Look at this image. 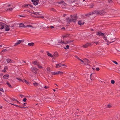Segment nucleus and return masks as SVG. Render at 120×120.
Here are the masks:
<instances>
[{
	"instance_id": "f257e3e1",
	"label": "nucleus",
	"mask_w": 120,
	"mask_h": 120,
	"mask_svg": "<svg viewBox=\"0 0 120 120\" xmlns=\"http://www.w3.org/2000/svg\"><path fill=\"white\" fill-rule=\"evenodd\" d=\"M105 13L106 12L104 10H97L85 14L84 15V16L83 15V18H84L85 16L90 17L91 15L95 14L102 16L105 15Z\"/></svg>"
},
{
	"instance_id": "f03ea898",
	"label": "nucleus",
	"mask_w": 120,
	"mask_h": 120,
	"mask_svg": "<svg viewBox=\"0 0 120 120\" xmlns=\"http://www.w3.org/2000/svg\"><path fill=\"white\" fill-rule=\"evenodd\" d=\"M78 0H67L66 1V3L68 5H71V4H76L78 5L77 3V1Z\"/></svg>"
},
{
	"instance_id": "7ed1b4c3",
	"label": "nucleus",
	"mask_w": 120,
	"mask_h": 120,
	"mask_svg": "<svg viewBox=\"0 0 120 120\" xmlns=\"http://www.w3.org/2000/svg\"><path fill=\"white\" fill-rule=\"evenodd\" d=\"M93 45V42H87L84 44L83 45V48H88V47H91Z\"/></svg>"
},
{
	"instance_id": "20e7f679",
	"label": "nucleus",
	"mask_w": 120,
	"mask_h": 120,
	"mask_svg": "<svg viewBox=\"0 0 120 120\" xmlns=\"http://www.w3.org/2000/svg\"><path fill=\"white\" fill-rule=\"evenodd\" d=\"M97 77L95 73H91L90 75V79L91 80L95 81Z\"/></svg>"
},
{
	"instance_id": "39448f33",
	"label": "nucleus",
	"mask_w": 120,
	"mask_h": 120,
	"mask_svg": "<svg viewBox=\"0 0 120 120\" xmlns=\"http://www.w3.org/2000/svg\"><path fill=\"white\" fill-rule=\"evenodd\" d=\"M90 78V75L88 74H83V78H85L84 80V82L88 80V79Z\"/></svg>"
},
{
	"instance_id": "423d86ee",
	"label": "nucleus",
	"mask_w": 120,
	"mask_h": 120,
	"mask_svg": "<svg viewBox=\"0 0 120 120\" xmlns=\"http://www.w3.org/2000/svg\"><path fill=\"white\" fill-rule=\"evenodd\" d=\"M90 62V61L87 59L86 58H85L84 59H83V65H86Z\"/></svg>"
},
{
	"instance_id": "0eeeda50",
	"label": "nucleus",
	"mask_w": 120,
	"mask_h": 120,
	"mask_svg": "<svg viewBox=\"0 0 120 120\" xmlns=\"http://www.w3.org/2000/svg\"><path fill=\"white\" fill-rule=\"evenodd\" d=\"M96 34L98 36H102L103 37L105 35V34L104 33H102L101 31H98L96 32Z\"/></svg>"
},
{
	"instance_id": "6e6552de",
	"label": "nucleus",
	"mask_w": 120,
	"mask_h": 120,
	"mask_svg": "<svg viewBox=\"0 0 120 120\" xmlns=\"http://www.w3.org/2000/svg\"><path fill=\"white\" fill-rule=\"evenodd\" d=\"M57 72H51V74L53 75H59L60 74V75H61L63 73V72L62 71H57Z\"/></svg>"
},
{
	"instance_id": "1a4fd4ad",
	"label": "nucleus",
	"mask_w": 120,
	"mask_h": 120,
	"mask_svg": "<svg viewBox=\"0 0 120 120\" xmlns=\"http://www.w3.org/2000/svg\"><path fill=\"white\" fill-rule=\"evenodd\" d=\"M31 71L35 74L37 73V71L38 69L37 68L34 67H32L31 69Z\"/></svg>"
},
{
	"instance_id": "9d476101",
	"label": "nucleus",
	"mask_w": 120,
	"mask_h": 120,
	"mask_svg": "<svg viewBox=\"0 0 120 120\" xmlns=\"http://www.w3.org/2000/svg\"><path fill=\"white\" fill-rule=\"evenodd\" d=\"M31 2L33 3V4L35 5H37L39 2V0H32Z\"/></svg>"
},
{
	"instance_id": "9b49d317",
	"label": "nucleus",
	"mask_w": 120,
	"mask_h": 120,
	"mask_svg": "<svg viewBox=\"0 0 120 120\" xmlns=\"http://www.w3.org/2000/svg\"><path fill=\"white\" fill-rule=\"evenodd\" d=\"M71 18L73 21H75L77 19V15H74L73 16L71 15Z\"/></svg>"
},
{
	"instance_id": "f8f14e48",
	"label": "nucleus",
	"mask_w": 120,
	"mask_h": 120,
	"mask_svg": "<svg viewBox=\"0 0 120 120\" xmlns=\"http://www.w3.org/2000/svg\"><path fill=\"white\" fill-rule=\"evenodd\" d=\"M12 105H14L16 107H18L19 108H21L22 109V108H24L25 109L26 108H27V109H28V108L27 107H22L21 106V105H15L13 104L12 103H10Z\"/></svg>"
},
{
	"instance_id": "ddd939ff",
	"label": "nucleus",
	"mask_w": 120,
	"mask_h": 120,
	"mask_svg": "<svg viewBox=\"0 0 120 120\" xmlns=\"http://www.w3.org/2000/svg\"><path fill=\"white\" fill-rule=\"evenodd\" d=\"M24 41V40H19L17 41V42L15 43L14 46H16L17 45H19L21 43L22 41V42H23Z\"/></svg>"
},
{
	"instance_id": "4468645a",
	"label": "nucleus",
	"mask_w": 120,
	"mask_h": 120,
	"mask_svg": "<svg viewBox=\"0 0 120 120\" xmlns=\"http://www.w3.org/2000/svg\"><path fill=\"white\" fill-rule=\"evenodd\" d=\"M67 21V22L68 23L71 22H75V21H73L72 19H71L69 18H66Z\"/></svg>"
},
{
	"instance_id": "2eb2a0df",
	"label": "nucleus",
	"mask_w": 120,
	"mask_h": 120,
	"mask_svg": "<svg viewBox=\"0 0 120 120\" xmlns=\"http://www.w3.org/2000/svg\"><path fill=\"white\" fill-rule=\"evenodd\" d=\"M6 24L2 23V22H0V26L1 27V30H2L4 28V27L6 26Z\"/></svg>"
},
{
	"instance_id": "dca6fc26",
	"label": "nucleus",
	"mask_w": 120,
	"mask_h": 120,
	"mask_svg": "<svg viewBox=\"0 0 120 120\" xmlns=\"http://www.w3.org/2000/svg\"><path fill=\"white\" fill-rule=\"evenodd\" d=\"M10 25H6V26H5V31H8L10 30V28L9 27L10 26Z\"/></svg>"
},
{
	"instance_id": "f3484780",
	"label": "nucleus",
	"mask_w": 120,
	"mask_h": 120,
	"mask_svg": "<svg viewBox=\"0 0 120 120\" xmlns=\"http://www.w3.org/2000/svg\"><path fill=\"white\" fill-rule=\"evenodd\" d=\"M88 39H92L94 38L92 34H90L89 35L87 36V38Z\"/></svg>"
},
{
	"instance_id": "a211bd4d",
	"label": "nucleus",
	"mask_w": 120,
	"mask_h": 120,
	"mask_svg": "<svg viewBox=\"0 0 120 120\" xmlns=\"http://www.w3.org/2000/svg\"><path fill=\"white\" fill-rule=\"evenodd\" d=\"M112 104L111 103H109L107 105H106V107L107 108H112Z\"/></svg>"
},
{
	"instance_id": "6ab92c4d",
	"label": "nucleus",
	"mask_w": 120,
	"mask_h": 120,
	"mask_svg": "<svg viewBox=\"0 0 120 120\" xmlns=\"http://www.w3.org/2000/svg\"><path fill=\"white\" fill-rule=\"evenodd\" d=\"M9 75L8 74H7L3 76V78L4 79H8V78L9 77Z\"/></svg>"
},
{
	"instance_id": "aec40b11",
	"label": "nucleus",
	"mask_w": 120,
	"mask_h": 120,
	"mask_svg": "<svg viewBox=\"0 0 120 120\" xmlns=\"http://www.w3.org/2000/svg\"><path fill=\"white\" fill-rule=\"evenodd\" d=\"M26 26L24 24L22 23H20L19 25V27H23L24 28H26Z\"/></svg>"
},
{
	"instance_id": "412c9836",
	"label": "nucleus",
	"mask_w": 120,
	"mask_h": 120,
	"mask_svg": "<svg viewBox=\"0 0 120 120\" xmlns=\"http://www.w3.org/2000/svg\"><path fill=\"white\" fill-rule=\"evenodd\" d=\"M12 61L13 60H12L9 58H8L6 59L7 62L8 63H9L11 62L12 63Z\"/></svg>"
},
{
	"instance_id": "4be33fe9",
	"label": "nucleus",
	"mask_w": 120,
	"mask_h": 120,
	"mask_svg": "<svg viewBox=\"0 0 120 120\" xmlns=\"http://www.w3.org/2000/svg\"><path fill=\"white\" fill-rule=\"evenodd\" d=\"M46 53L48 56L51 57H53L52 55L51 54V53H49L48 51H47Z\"/></svg>"
},
{
	"instance_id": "5701e85b",
	"label": "nucleus",
	"mask_w": 120,
	"mask_h": 120,
	"mask_svg": "<svg viewBox=\"0 0 120 120\" xmlns=\"http://www.w3.org/2000/svg\"><path fill=\"white\" fill-rule=\"evenodd\" d=\"M116 89L117 90L120 91V84H119V85L117 84L116 86Z\"/></svg>"
},
{
	"instance_id": "b1692460",
	"label": "nucleus",
	"mask_w": 120,
	"mask_h": 120,
	"mask_svg": "<svg viewBox=\"0 0 120 120\" xmlns=\"http://www.w3.org/2000/svg\"><path fill=\"white\" fill-rule=\"evenodd\" d=\"M33 64L38 66L39 64V63L38 62H37L36 61H34L33 63Z\"/></svg>"
},
{
	"instance_id": "393cba45",
	"label": "nucleus",
	"mask_w": 120,
	"mask_h": 120,
	"mask_svg": "<svg viewBox=\"0 0 120 120\" xmlns=\"http://www.w3.org/2000/svg\"><path fill=\"white\" fill-rule=\"evenodd\" d=\"M53 56L55 57H56L58 56H59L58 53L57 52H55L54 53Z\"/></svg>"
},
{
	"instance_id": "a878e982",
	"label": "nucleus",
	"mask_w": 120,
	"mask_h": 120,
	"mask_svg": "<svg viewBox=\"0 0 120 120\" xmlns=\"http://www.w3.org/2000/svg\"><path fill=\"white\" fill-rule=\"evenodd\" d=\"M58 43H61L62 44H67V43H65V42L64 41H62V40L61 41H58Z\"/></svg>"
},
{
	"instance_id": "bb28decb",
	"label": "nucleus",
	"mask_w": 120,
	"mask_h": 120,
	"mask_svg": "<svg viewBox=\"0 0 120 120\" xmlns=\"http://www.w3.org/2000/svg\"><path fill=\"white\" fill-rule=\"evenodd\" d=\"M6 83L7 84L8 86L9 87L11 88H13V87L11 86V85L10 84V83L8 82V81H7V82Z\"/></svg>"
},
{
	"instance_id": "cd10ccee",
	"label": "nucleus",
	"mask_w": 120,
	"mask_h": 120,
	"mask_svg": "<svg viewBox=\"0 0 120 120\" xmlns=\"http://www.w3.org/2000/svg\"><path fill=\"white\" fill-rule=\"evenodd\" d=\"M103 38L106 42H109V41L107 39V37L105 36V35L103 37Z\"/></svg>"
},
{
	"instance_id": "c85d7f7f",
	"label": "nucleus",
	"mask_w": 120,
	"mask_h": 120,
	"mask_svg": "<svg viewBox=\"0 0 120 120\" xmlns=\"http://www.w3.org/2000/svg\"><path fill=\"white\" fill-rule=\"evenodd\" d=\"M29 46H33L34 45V44L33 42H31L28 43V44Z\"/></svg>"
},
{
	"instance_id": "c756f323",
	"label": "nucleus",
	"mask_w": 120,
	"mask_h": 120,
	"mask_svg": "<svg viewBox=\"0 0 120 120\" xmlns=\"http://www.w3.org/2000/svg\"><path fill=\"white\" fill-rule=\"evenodd\" d=\"M89 8H93L94 6V4H93L92 3L91 4H90L89 5L88 4V5L87 6Z\"/></svg>"
},
{
	"instance_id": "7c9ffc66",
	"label": "nucleus",
	"mask_w": 120,
	"mask_h": 120,
	"mask_svg": "<svg viewBox=\"0 0 120 120\" xmlns=\"http://www.w3.org/2000/svg\"><path fill=\"white\" fill-rule=\"evenodd\" d=\"M93 44L94 43H95L96 45H100V43L99 41H98L93 42Z\"/></svg>"
},
{
	"instance_id": "2f4dec72",
	"label": "nucleus",
	"mask_w": 120,
	"mask_h": 120,
	"mask_svg": "<svg viewBox=\"0 0 120 120\" xmlns=\"http://www.w3.org/2000/svg\"><path fill=\"white\" fill-rule=\"evenodd\" d=\"M88 4L87 1L85 2H83V6H87Z\"/></svg>"
},
{
	"instance_id": "473e14b6",
	"label": "nucleus",
	"mask_w": 120,
	"mask_h": 120,
	"mask_svg": "<svg viewBox=\"0 0 120 120\" xmlns=\"http://www.w3.org/2000/svg\"><path fill=\"white\" fill-rule=\"evenodd\" d=\"M16 79L18 80L20 82H23V81L22 79L19 78H16Z\"/></svg>"
},
{
	"instance_id": "72a5a7b5",
	"label": "nucleus",
	"mask_w": 120,
	"mask_h": 120,
	"mask_svg": "<svg viewBox=\"0 0 120 120\" xmlns=\"http://www.w3.org/2000/svg\"><path fill=\"white\" fill-rule=\"evenodd\" d=\"M33 84L34 85V86H38L39 85L38 83L36 82H35Z\"/></svg>"
},
{
	"instance_id": "f704fd0d",
	"label": "nucleus",
	"mask_w": 120,
	"mask_h": 120,
	"mask_svg": "<svg viewBox=\"0 0 120 120\" xmlns=\"http://www.w3.org/2000/svg\"><path fill=\"white\" fill-rule=\"evenodd\" d=\"M8 51V50H7V49H3L1 51V53H2L3 52H6V51Z\"/></svg>"
},
{
	"instance_id": "c9c22d12",
	"label": "nucleus",
	"mask_w": 120,
	"mask_h": 120,
	"mask_svg": "<svg viewBox=\"0 0 120 120\" xmlns=\"http://www.w3.org/2000/svg\"><path fill=\"white\" fill-rule=\"evenodd\" d=\"M69 46L68 45H67L66 46V47H64V49L65 50L67 49H68L69 48Z\"/></svg>"
},
{
	"instance_id": "e433bc0d",
	"label": "nucleus",
	"mask_w": 120,
	"mask_h": 120,
	"mask_svg": "<svg viewBox=\"0 0 120 120\" xmlns=\"http://www.w3.org/2000/svg\"><path fill=\"white\" fill-rule=\"evenodd\" d=\"M115 41H111V42H109H109L107 41V44L108 45H109V44H110L111 43H112L113 42H114Z\"/></svg>"
},
{
	"instance_id": "4c0bfd02",
	"label": "nucleus",
	"mask_w": 120,
	"mask_h": 120,
	"mask_svg": "<svg viewBox=\"0 0 120 120\" xmlns=\"http://www.w3.org/2000/svg\"><path fill=\"white\" fill-rule=\"evenodd\" d=\"M29 4H25L24 5H23L22 6V7H27L29 5Z\"/></svg>"
},
{
	"instance_id": "58836bf2",
	"label": "nucleus",
	"mask_w": 120,
	"mask_h": 120,
	"mask_svg": "<svg viewBox=\"0 0 120 120\" xmlns=\"http://www.w3.org/2000/svg\"><path fill=\"white\" fill-rule=\"evenodd\" d=\"M23 81L25 82V83H26V84H27V85L28 84H29L30 83H29V82H28L26 80H25V79H23Z\"/></svg>"
},
{
	"instance_id": "ea45409f",
	"label": "nucleus",
	"mask_w": 120,
	"mask_h": 120,
	"mask_svg": "<svg viewBox=\"0 0 120 120\" xmlns=\"http://www.w3.org/2000/svg\"><path fill=\"white\" fill-rule=\"evenodd\" d=\"M115 82L113 80H112L111 81V83L112 84H114L115 83Z\"/></svg>"
},
{
	"instance_id": "a19ab883",
	"label": "nucleus",
	"mask_w": 120,
	"mask_h": 120,
	"mask_svg": "<svg viewBox=\"0 0 120 120\" xmlns=\"http://www.w3.org/2000/svg\"><path fill=\"white\" fill-rule=\"evenodd\" d=\"M81 21H79L78 22V24L79 25H82V23L81 22Z\"/></svg>"
},
{
	"instance_id": "79ce46f5",
	"label": "nucleus",
	"mask_w": 120,
	"mask_h": 120,
	"mask_svg": "<svg viewBox=\"0 0 120 120\" xmlns=\"http://www.w3.org/2000/svg\"><path fill=\"white\" fill-rule=\"evenodd\" d=\"M87 67L86 68L87 69H89L90 68V65L89 64H88V65H86Z\"/></svg>"
},
{
	"instance_id": "37998d69",
	"label": "nucleus",
	"mask_w": 120,
	"mask_h": 120,
	"mask_svg": "<svg viewBox=\"0 0 120 120\" xmlns=\"http://www.w3.org/2000/svg\"><path fill=\"white\" fill-rule=\"evenodd\" d=\"M37 18H41L42 19H43L44 17L42 16H38L37 17Z\"/></svg>"
},
{
	"instance_id": "c03bdc74",
	"label": "nucleus",
	"mask_w": 120,
	"mask_h": 120,
	"mask_svg": "<svg viewBox=\"0 0 120 120\" xmlns=\"http://www.w3.org/2000/svg\"><path fill=\"white\" fill-rule=\"evenodd\" d=\"M112 62L113 63H114L116 64L117 65L118 64L117 62L116 61L112 60Z\"/></svg>"
},
{
	"instance_id": "a18cd8bd",
	"label": "nucleus",
	"mask_w": 120,
	"mask_h": 120,
	"mask_svg": "<svg viewBox=\"0 0 120 120\" xmlns=\"http://www.w3.org/2000/svg\"><path fill=\"white\" fill-rule=\"evenodd\" d=\"M61 4H62L64 6H66L67 4L66 3H65V2L63 1H62V3Z\"/></svg>"
},
{
	"instance_id": "49530a36",
	"label": "nucleus",
	"mask_w": 120,
	"mask_h": 120,
	"mask_svg": "<svg viewBox=\"0 0 120 120\" xmlns=\"http://www.w3.org/2000/svg\"><path fill=\"white\" fill-rule=\"evenodd\" d=\"M38 68H39L41 69L43 68V67L41 66L39 64V65H38Z\"/></svg>"
},
{
	"instance_id": "de8ad7c7",
	"label": "nucleus",
	"mask_w": 120,
	"mask_h": 120,
	"mask_svg": "<svg viewBox=\"0 0 120 120\" xmlns=\"http://www.w3.org/2000/svg\"><path fill=\"white\" fill-rule=\"evenodd\" d=\"M10 99L13 101H17V100L16 99H15L14 98H10Z\"/></svg>"
},
{
	"instance_id": "09e8293b",
	"label": "nucleus",
	"mask_w": 120,
	"mask_h": 120,
	"mask_svg": "<svg viewBox=\"0 0 120 120\" xmlns=\"http://www.w3.org/2000/svg\"><path fill=\"white\" fill-rule=\"evenodd\" d=\"M113 2V1L112 0H108V2L109 3H112Z\"/></svg>"
},
{
	"instance_id": "8fccbe9b",
	"label": "nucleus",
	"mask_w": 120,
	"mask_h": 120,
	"mask_svg": "<svg viewBox=\"0 0 120 120\" xmlns=\"http://www.w3.org/2000/svg\"><path fill=\"white\" fill-rule=\"evenodd\" d=\"M26 103H24L21 105V106L22 107H24L26 106Z\"/></svg>"
},
{
	"instance_id": "3c124183",
	"label": "nucleus",
	"mask_w": 120,
	"mask_h": 120,
	"mask_svg": "<svg viewBox=\"0 0 120 120\" xmlns=\"http://www.w3.org/2000/svg\"><path fill=\"white\" fill-rule=\"evenodd\" d=\"M83 94H84V96H85L87 95V94L86 93L85 91H83Z\"/></svg>"
},
{
	"instance_id": "603ef678",
	"label": "nucleus",
	"mask_w": 120,
	"mask_h": 120,
	"mask_svg": "<svg viewBox=\"0 0 120 120\" xmlns=\"http://www.w3.org/2000/svg\"><path fill=\"white\" fill-rule=\"evenodd\" d=\"M59 66H60V65L59 64H56V68H59V67H60Z\"/></svg>"
},
{
	"instance_id": "864d4df0",
	"label": "nucleus",
	"mask_w": 120,
	"mask_h": 120,
	"mask_svg": "<svg viewBox=\"0 0 120 120\" xmlns=\"http://www.w3.org/2000/svg\"><path fill=\"white\" fill-rule=\"evenodd\" d=\"M50 10L51 11H54V12H56V10L55 9H54V8H51L50 9Z\"/></svg>"
},
{
	"instance_id": "5fc2aeb1",
	"label": "nucleus",
	"mask_w": 120,
	"mask_h": 120,
	"mask_svg": "<svg viewBox=\"0 0 120 120\" xmlns=\"http://www.w3.org/2000/svg\"><path fill=\"white\" fill-rule=\"evenodd\" d=\"M87 38V36L85 38H83V40H85L86 41L87 40H88V39Z\"/></svg>"
},
{
	"instance_id": "6e6d98bb",
	"label": "nucleus",
	"mask_w": 120,
	"mask_h": 120,
	"mask_svg": "<svg viewBox=\"0 0 120 120\" xmlns=\"http://www.w3.org/2000/svg\"><path fill=\"white\" fill-rule=\"evenodd\" d=\"M32 27V26L31 25H28L27 26H26V28L27 27Z\"/></svg>"
},
{
	"instance_id": "4d7b16f0",
	"label": "nucleus",
	"mask_w": 120,
	"mask_h": 120,
	"mask_svg": "<svg viewBox=\"0 0 120 120\" xmlns=\"http://www.w3.org/2000/svg\"><path fill=\"white\" fill-rule=\"evenodd\" d=\"M33 14H34V15H39V12H36V13H33Z\"/></svg>"
},
{
	"instance_id": "13d9d810",
	"label": "nucleus",
	"mask_w": 120,
	"mask_h": 120,
	"mask_svg": "<svg viewBox=\"0 0 120 120\" xmlns=\"http://www.w3.org/2000/svg\"><path fill=\"white\" fill-rule=\"evenodd\" d=\"M26 100L27 99L26 98H25L22 100V101L24 102H26Z\"/></svg>"
},
{
	"instance_id": "bf43d9fd",
	"label": "nucleus",
	"mask_w": 120,
	"mask_h": 120,
	"mask_svg": "<svg viewBox=\"0 0 120 120\" xmlns=\"http://www.w3.org/2000/svg\"><path fill=\"white\" fill-rule=\"evenodd\" d=\"M95 70L96 71H99V70H100V68H99L98 67V68H97L96 69H95Z\"/></svg>"
},
{
	"instance_id": "052dcab7",
	"label": "nucleus",
	"mask_w": 120,
	"mask_h": 120,
	"mask_svg": "<svg viewBox=\"0 0 120 120\" xmlns=\"http://www.w3.org/2000/svg\"><path fill=\"white\" fill-rule=\"evenodd\" d=\"M0 91H1L2 92H4V91L3 90V88H0Z\"/></svg>"
},
{
	"instance_id": "680f3d73",
	"label": "nucleus",
	"mask_w": 120,
	"mask_h": 120,
	"mask_svg": "<svg viewBox=\"0 0 120 120\" xmlns=\"http://www.w3.org/2000/svg\"><path fill=\"white\" fill-rule=\"evenodd\" d=\"M4 69L5 70H8V67L6 66H5L4 67Z\"/></svg>"
},
{
	"instance_id": "e2e57ef3",
	"label": "nucleus",
	"mask_w": 120,
	"mask_h": 120,
	"mask_svg": "<svg viewBox=\"0 0 120 120\" xmlns=\"http://www.w3.org/2000/svg\"><path fill=\"white\" fill-rule=\"evenodd\" d=\"M13 9V8H9L7 10H7H9V11H12V9Z\"/></svg>"
},
{
	"instance_id": "0e129e2a",
	"label": "nucleus",
	"mask_w": 120,
	"mask_h": 120,
	"mask_svg": "<svg viewBox=\"0 0 120 120\" xmlns=\"http://www.w3.org/2000/svg\"><path fill=\"white\" fill-rule=\"evenodd\" d=\"M44 88L45 89H48L49 88V87L48 86H46L44 87Z\"/></svg>"
},
{
	"instance_id": "69168bd1",
	"label": "nucleus",
	"mask_w": 120,
	"mask_h": 120,
	"mask_svg": "<svg viewBox=\"0 0 120 120\" xmlns=\"http://www.w3.org/2000/svg\"><path fill=\"white\" fill-rule=\"evenodd\" d=\"M68 35H64V36H63V37L64 38H67L68 37Z\"/></svg>"
},
{
	"instance_id": "338daca9",
	"label": "nucleus",
	"mask_w": 120,
	"mask_h": 120,
	"mask_svg": "<svg viewBox=\"0 0 120 120\" xmlns=\"http://www.w3.org/2000/svg\"><path fill=\"white\" fill-rule=\"evenodd\" d=\"M62 1H60L58 2V3L60 4H61L62 3Z\"/></svg>"
},
{
	"instance_id": "774afa93",
	"label": "nucleus",
	"mask_w": 120,
	"mask_h": 120,
	"mask_svg": "<svg viewBox=\"0 0 120 120\" xmlns=\"http://www.w3.org/2000/svg\"><path fill=\"white\" fill-rule=\"evenodd\" d=\"M20 97L21 98H23V97H25V96H24L22 95H20Z\"/></svg>"
}]
</instances>
